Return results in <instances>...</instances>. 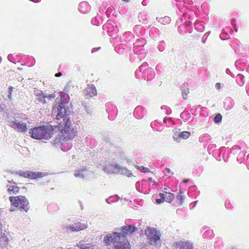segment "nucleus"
<instances>
[{
	"label": "nucleus",
	"mask_w": 249,
	"mask_h": 249,
	"mask_svg": "<svg viewBox=\"0 0 249 249\" xmlns=\"http://www.w3.org/2000/svg\"><path fill=\"white\" fill-rule=\"evenodd\" d=\"M53 113H56V119L63 118V123L61 122L56 128L60 130L56 140L57 142H62L73 139L76 136V132L71 127V122L65 116L66 109L62 103L55 104L53 108Z\"/></svg>",
	"instance_id": "1"
},
{
	"label": "nucleus",
	"mask_w": 249,
	"mask_h": 249,
	"mask_svg": "<svg viewBox=\"0 0 249 249\" xmlns=\"http://www.w3.org/2000/svg\"><path fill=\"white\" fill-rule=\"evenodd\" d=\"M104 241L108 249H131L130 245L126 238L117 232H114L110 236H106Z\"/></svg>",
	"instance_id": "2"
},
{
	"label": "nucleus",
	"mask_w": 249,
	"mask_h": 249,
	"mask_svg": "<svg viewBox=\"0 0 249 249\" xmlns=\"http://www.w3.org/2000/svg\"><path fill=\"white\" fill-rule=\"evenodd\" d=\"M57 126L51 125H43L31 128L29 133L32 138L36 140H48L54 134Z\"/></svg>",
	"instance_id": "3"
},
{
	"label": "nucleus",
	"mask_w": 249,
	"mask_h": 249,
	"mask_svg": "<svg viewBox=\"0 0 249 249\" xmlns=\"http://www.w3.org/2000/svg\"><path fill=\"white\" fill-rule=\"evenodd\" d=\"M9 200L12 205L18 208L20 210L27 212L29 210V203L27 199L22 196L9 197Z\"/></svg>",
	"instance_id": "4"
},
{
	"label": "nucleus",
	"mask_w": 249,
	"mask_h": 249,
	"mask_svg": "<svg viewBox=\"0 0 249 249\" xmlns=\"http://www.w3.org/2000/svg\"><path fill=\"white\" fill-rule=\"evenodd\" d=\"M145 232L151 245L160 243V236L156 229L153 228H148Z\"/></svg>",
	"instance_id": "5"
},
{
	"label": "nucleus",
	"mask_w": 249,
	"mask_h": 249,
	"mask_svg": "<svg viewBox=\"0 0 249 249\" xmlns=\"http://www.w3.org/2000/svg\"><path fill=\"white\" fill-rule=\"evenodd\" d=\"M47 174H48L47 173L44 172L27 171L23 172L20 175L26 178H29L32 179H36L42 178L47 176Z\"/></svg>",
	"instance_id": "6"
},
{
	"label": "nucleus",
	"mask_w": 249,
	"mask_h": 249,
	"mask_svg": "<svg viewBox=\"0 0 249 249\" xmlns=\"http://www.w3.org/2000/svg\"><path fill=\"white\" fill-rule=\"evenodd\" d=\"M11 127L16 129L17 131L20 132H25L27 130V124L24 123H17L13 121L11 123Z\"/></svg>",
	"instance_id": "7"
},
{
	"label": "nucleus",
	"mask_w": 249,
	"mask_h": 249,
	"mask_svg": "<svg viewBox=\"0 0 249 249\" xmlns=\"http://www.w3.org/2000/svg\"><path fill=\"white\" fill-rule=\"evenodd\" d=\"M122 233H120L123 235V237L126 238L127 234H131L137 230V228L131 225L122 226L121 228ZM119 233V232H118Z\"/></svg>",
	"instance_id": "8"
},
{
	"label": "nucleus",
	"mask_w": 249,
	"mask_h": 249,
	"mask_svg": "<svg viewBox=\"0 0 249 249\" xmlns=\"http://www.w3.org/2000/svg\"><path fill=\"white\" fill-rule=\"evenodd\" d=\"M87 225L85 224H82L80 222H78L72 224L69 227H67V231H78L81 230H85L87 228Z\"/></svg>",
	"instance_id": "9"
},
{
	"label": "nucleus",
	"mask_w": 249,
	"mask_h": 249,
	"mask_svg": "<svg viewBox=\"0 0 249 249\" xmlns=\"http://www.w3.org/2000/svg\"><path fill=\"white\" fill-rule=\"evenodd\" d=\"M120 168L118 165L109 163L104 167V169L105 172L111 174L119 171Z\"/></svg>",
	"instance_id": "10"
},
{
	"label": "nucleus",
	"mask_w": 249,
	"mask_h": 249,
	"mask_svg": "<svg viewBox=\"0 0 249 249\" xmlns=\"http://www.w3.org/2000/svg\"><path fill=\"white\" fill-rule=\"evenodd\" d=\"M159 196L163 197L164 201L168 203L171 202L174 198V195L173 194L166 192L160 193Z\"/></svg>",
	"instance_id": "11"
},
{
	"label": "nucleus",
	"mask_w": 249,
	"mask_h": 249,
	"mask_svg": "<svg viewBox=\"0 0 249 249\" xmlns=\"http://www.w3.org/2000/svg\"><path fill=\"white\" fill-rule=\"evenodd\" d=\"M96 95L97 90L95 87L92 86L87 88L86 93L85 94L87 98L92 97Z\"/></svg>",
	"instance_id": "12"
},
{
	"label": "nucleus",
	"mask_w": 249,
	"mask_h": 249,
	"mask_svg": "<svg viewBox=\"0 0 249 249\" xmlns=\"http://www.w3.org/2000/svg\"><path fill=\"white\" fill-rule=\"evenodd\" d=\"M176 249H193V246L189 243L180 242L176 244Z\"/></svg>",
	"instance_id": "13"
},
{
	"label": "nucleus",
	"mask_w": 249,
	"mask_h": 249,
	"mask_svg": "<svg viewBox=\"0 0 249 249\" xmlns=\"http://www.w3.org/2000/svg\"><path fill=\"white\" fill-rule=\"evenodd\" d=\"M8 192L10 194H15L19 192V188L16 185L7 186Z\"/></svg>",
	"instance_id": "14"
},
{
	"label": "nucleus",
	"mask_w": 249,
	"mask_h": 249,
	"mask_svg": "<svg viewBox=\"0 0 249 249\" xmlns=\"http://www.w3.org/2000/svg\"><path fill=\"white\" fill-rule=\"evenodd\" d=\"M37 100L41 103L45 104L46 103V95H45L43 93H37L36 94Z\"/></svg>",
	"instance_id": "15"
},
{
	"label": "nucleus",
	"mask_w": 249,
	"mask_h": 249,
	"mask_svg": "<svg viewBox=\"0 0 249 249\" xmlns=\"http://www.w3.org/2000/svg\"><path fill=\"white\" fill-rule=\"evenodd\" d=\"M77 246L81 249H94L93 247L92 246H87L83 241L79 242L77 244Z\"/></svg>",
	"instance_id": "16"
},
{
	"label": "nucleus",
	"mask_w": 249,
	"mask_h": 249,
	"mask_svg": "<svg viewBox=\"0 0 249 249\" xmlns=\"http://www.w3.org/2000/svg\"><path fill=\"white\" fill-rule=\"evenodd\" d=\"M190 93V90L189 88H185L184 89H182V96L183 98L185 100H186L188 98V94Z\"/></svg>",
	"instance_id": "17"
},
{
	"label": "nucleus",
	"mask_w": 249,
	"mask_h": 249,
	"mask_svg": "<svg viewBox=\"0 0 249 249\" xmlns=\"http://www.w3.org/2000/svg\"><path fill=\"white\" fill-rule=\"evenodd\" d=\"M190 132L189 131H183L180 133L179 137L183 139H186L190 136Z\"/></svg>",
	"instance_id": "18"
},
{
	"label": "nucleus",
	"mask_w": 249,
	"mask_h": 249,
	"mask_svg": "<svg viewBox=\"0 0 249 249\" xmlns=\"http://www.w3.org/2000/svg\"><path fill=\"white\" fill-rule=\"evenodd\" d=\"M135 167L138 169L139 171H141L143 173L149 172L150 171V169L148 168L145 167L143 166H139L138 165H135Z\"/></svg>",
	"instance_id": "19"
},
{
	"label": "nucleus",
	"mask_w": 249,
	"mask_h": 249,
	"mask_svg": "<svg viewBox=\"0 0 249 249\" xmlns=\"http://www.w3.org/2000/svg\"><path fill=\"white\" fill-rule=\"evenodd\" d=\"M222 118V115L220 113H218L214 117V121L216 123H219L221 121Z\"/></svg>",
	"instance_id": "20"
},
{
	"label": "nucleus",
	"mask_w": 249,
	"mask_h": 249,
	"mask_svg": "<svg viewBox=\"0 0 249 249\" xmlns=\"http://www.w3.org/2000/svg\"><path fill=\"white\" fill-rule=\"evenodd\" d=\"M177 201L178 204L181 205L183 201L182 196L179 194L177 196Z\"/></svg>",
	"instance_id": "21"
},
{
	"label": "nucleus",
	"mask_w": 249,
	"mask_h": 249,
	"mask_svg": "<svg viewBox=\"0 0 249 249\" xmlns=\"http://www.w3.org/2000/svg\"><path fill=\"white\" fill-rule=\"evenodd\" d=\"M165 21L166 23H168L170 22V18L168 17H165L160 19V22L163 23Z\"/></svg>",
	"instance_id": "22"
},
{
	"label": "nucleus",
	"mask_w": 249,
	"mask_h": 249,
	"mask_svg": "<svg viewBox=\"0 0 249 249\" xmlns=\"http://www.w3.org/2000/svg\"><path fill=\"white\" fill-rule=\"evenodd\" d=\"M55 97V95L54 93L50 94L48 95H46V98L48 99L49 100H52L54 99Z\"/></svg>",
	"instance_id": "23"
},
{
	"label": "nucleus",
	"mask_w": 249,
	"mask_h": 249,
	"mask_svg": "<svg viewBox=\"0 0 249 249\" xmlns=\"http://www.w3.org/2000/svg\"><path fill=\"white\" fill-rule=\"evenodd\" d=\"M13 89V87L10 86L9 87V94L8 95V97L11 99L12 98V91Z\"/></svg>",
	"instance_id": "24"
},
{
	"label": "nucleus",
	"mask_w": 249,
	"mask_h": 249,
	"mask_svg": "<svg viewBox=\"0 0 249 249\" xmlns=\"http://www.w3.org/2000/svg\"><path fill=\"white\" fill-rule=\"evenodd\" d=\"M156 201L157 203L160 204V203L164 202V200H163L162 197H160V198H157L156 199Z\"/></svg>",
	"instance_id": "25"
},
{
	"label": "nucleus",
	"mask_w": 249,
	"mask_h": 249,
	"mask_svg": "<svg viewBox=\"0 0 249 249\" xmlns=\"http://www.w3.org/2000/svg\"><path fill=\"white\" fill-rule=\"evenodd\" d=\"M180 133L179 132V130L178 129H174V134L176 137H179Z\"/></svg>",
	"instance_id": "26"
},
{
	"label": "nucleus",
	"mask_w": 249,
	"mask_h": 249,
	"mask_svg": "<svg viewBox=\"0 0 249 249\" xmlns=\"http://www.w3.org/2000/svg\"><path fill=\"white\" fill-rule=\"evenodd\" d=\"M215 86L216 89L218 90H219L221 89V84L220 83H217Z\"/></svg>",
	"instance_id": "27"
},
{
	"label": "nucleus",
	"mask_w": 249,
	"mask_h": 249,
	"mask_svg": "<svg viewBox=\"0 0 249 249\" xmlns=\"http://www.w3.org/2000/svg\"><path fill=\"white\" fill-rule=\"evenodd\" d=\"M62 73L61 72H59L58 73H55V76L56 77H60L61 76H62Z\"/></svg>",
	"instance_id": "28"
},
{
	"label": "nucleus",
	"mask_w": 249,
	"mask_h": 249,
	"mask_svg": "<svg viewBox=\"0 0 249 249\" xmlns=\"http://www.w3.org/2000/svg\"><path fill=\"white\" fill-rule=\"evenodd\" d=\"M80 172L79 171H78L77 172V173H75V177H80Z\"/></svg>",
	"instance_id": "29"
},
{
	"label": "nucleus",
	"mask_w": 249,
	"mask_h": 249,
	"mask_svg": "<svg viewBox=\"0 0 249 249\" xmlns=\"http://www.w3.org/2000/svg\"><path fill=\"white\" fill-rule=\"evenodd\" d=\"M183 182L184 183H187V182H188V179H184V180H183Z\"/></svg>",
	"instance_id": "30"
},
{
	"label": "nucleus",
	"mask_w": 249,
	"mask_h": 249,
	"mask_svg": "<svg viewBox=\"0 0 249 249\" xmlns=\"http://www.w3.org/2000/svg\"><path fill=\"white\" fill-rule=\"evenodd\" d=\"M2 225L1 224V223H0V231H1L2 230Z\"/></svg>",
	"instance_id": "31"
},
{
	"label": "nucleus",
	"mask_w": 249,
	"mask_h": 249,
	"mask_svg": "<svg viewBox=\"0 0 249 249\" xmlns=\"http://www.w3.org/2000/svg\"><path fill=\"white\" fill-rule=\"evenodd\" d=\"M123 1L125 2H128L129 0H122Z\"/></svg>",
	"instance_id": "32"
},
{
	"label": "nucleus",
	"mask_w": 249,
	"mask_h": 249,
	"mask_svg": "<svg viewBox=\"0 0 249 249\" xmlns=\"http://www.w3.org/2000/svg\"><path fill=\"white\" fill-rule=\"evenodd\" d=\"M167 170H168V172H169L170 169H166Z\"/></svg>",
	"instance_id": "33"
}]
</instances>
